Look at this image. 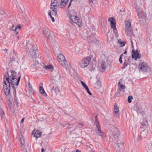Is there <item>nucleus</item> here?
Wrapping results in <instances>:
<instances>
[{"instance_id":"nucleus-1","label":"nucleus","mask_w":152,"mask_h":152,"mask_svg":"<svg viewBox=\"0 0 152 152\" xmlns=\"http://www.w3.org/2000/svg\"><path fill=\"white\" fill-rule=\"evenodd\" d=\"M11 75L9 76L8 72H7L5 77L4 78L3 90L5 94L9 97L10 103L9 106L12 108V106L11 99V96L10 94V84L12 87L14 88V86H17L20 81L21 77L20 76L18 77L16 73L14 71H11Z\"/></svg>"},{"instance_id":"nucleus-2","label":"nucleus","mask_w":152,"mask_h":152,"mask_svg":"<svg viewBox=\"0 0 152 152\" xmlns=\"http://www.w3.org/2000/svg\"><path fill=\"white\" fill-rule=\"evenodd\" d=\"M109 129L113 136H115V137L113 139L112 142L113 145L117 151L121 152L122 146L124 145V142L121 139H118V136L120 133V131L117 127L113 126L110 127Z\"/></svg>"},{"instance_id":"nucleus-3","label":"nucleus","mask_w":152,"mask_h":152,"mask_svg":"<svg viewBox=\"0 0 152 152\" xmlns=\"http://www.w3.org/2000/svg\"><path fill=\"white\" fill-rule=\"evenodd\" d=\"M69 16L70 22L72 24L75 23L79 26H82V20L78 18L74 10H72L69 12Z\"/></svg>"},{"instance_id":"nucleus-4","label":"nucleus","mask_w":152,"mask_h":152,"mask_svg":"<svg viewBox=\"0 0 152 152\" xmlns=\"http://www.w3.org/2000/svg\"><path fill=\"white\" fill-rule=\"evenodd\" d=\"M41 37L42 39H48L51 42H53L55 40V37L53 34L45 27L43 28Z\"/></svg>"},{"instance_id":"nucleus-5","label":"nucleus","mask_w":152,"mask_h":152,"mask_svg":"<svg viewBox=\"0 0 152 152\" xmlns=\"http://www.w3.org/2000/svg\"><path fill=\"white\" fill-rule=\"evenodd\" d=\"M137 13L140 23L141 24H143L145 22L147 19L146 13L139 9L137 10Z\"/></svg>"},{"instance_id":"nucleus-6","label":"nucleus","mask_w":152,"mask_h":152,"mask_svg":"<svg viewBox=\"0 0 152 152\" xmlns=\"http://www.w3.org/2000/svg\"><path fill=\"white\" fill-rule=\"evenodd\" d=\"M62 77L57 71H53L52 75L51 80L55 83H60L61 82Z\"/></svg>"},{"instance_id":"nucleus-7","label":"nucleus","mask_w":152,"mask_h":152,"mask_svg":"<svg viewBox=\"0 0 152 152\" xmlns=\"http://www.w3.org/2000/svg\"><path fill=\"white\" fill-rule=\"evenodd\" d=\"M125 33L126 35L129 36L132 34V28L131 26V21L130 20L125 22Z\"/></svg>"},{"instance_id":"nucleus-8","label":"nucleus","mask_w":152,"mask_h":152,"mask_svg":"<svg viewBox=\"0 0 152 152\" xmlns=\"http://www.w3.org/2000/svg\"><path fill=\"white\" fill-rule=\"evenodd\" d=\"M57 60L59 63L63 66L67 68V62L65 60L64 56L62 54H59L57 57Z\"/></svg>"},{"instance_id":"nucleus-9","label":"nucleus","mask_w":152,"mask_h":152,"mask_svg":"<svg viewBox=\"0 0 152 152\" xmlns=\"http://www.w3.org/2000/svg\"><path fill=\"white\" fill-rule=\"evenodd\" d=\"M96 129H95V133L104 139V137L105 136V134L101 131L100 126L98 121L96 120L94 123Z\"/></svg>"},{"instance_id":"nucleus-10","label":"nucleus","mask_w":152,"mask_h":152,"mask_svg":"<svg viewBox=\"0 0 152 152\" xmlns=\"http://www.w3.org/2000/svg\"><path fill=\"white\" fill-rule=\"evenodd\" d=\"M91 60L90 57H88L81 60L79 62V65L81 68H84L87 67L90 63Z\"/></svg>"},{"instance_id":"nucleus-11","label":"nucleus","mask_w":152,"mask_h":152,"mask_svg":"<svg viewBox=\"0 0 152 152\" xmlns=\"http://www.w3.org/2000/svg\"><path fill=\"white\" fill-rule=\"evenodd\" d=\"M108 21L110 22L111 28L113 29L116 36L118 37L117 30L115 25V19L113 17H111L108 19Z\"/></svg>"},{"instance_id":"nucleus-12","label":"nucleus","mask_w":152,"mask_h":152,"mask_svg":"<svg viewBox=\"0 0 152 152\" xmlns=\"http://www.w3.org/2000/svg\"><path fill=\"white\" fill-rule=\"evenodd\" d=\"M19 138L20 141L21 146V150L23 152H27V150L24 144L25 143V140L24 139L22 134L21 133H20L19 135Z\"/></svg>"},{"instance_id":"nucleus-13","label":"nucleus","mask_w":152,"mask_h":152,"mask_svg":"<svg viewBox=\"0 0 152 152\" xmlns=\"http://www.w3.org/2000/svg\"><path fill=\"white\" fill-rule=\"evenodd\" d=\"M140 71L145 72L148 69V66L146 63L142 62L139 64L138 65Z\"/></svg>"},{"instance_id":"nucleus-14","label":"nucleus","mask_w":152,"mask_h":152,"mask_svg":"<svg viewBox=\"0 0 152 152\" xmlns=\"http://www.w3.org/2000/svg\"><path fill=\"white\" fill-rule=\"evenodd\" d=\"M51 92L53 96H56L59 93V88L57 86H53Z\"/></svg>"},{"instance_id":"nucleus-15","label":"nucleus","mask_w":152,"mask_h":152,"mask_svg":"<svg viewBox=\"0 0 152 152\" xmlns=\"http://www.w3.org/2000/svg\"><path fill=\"white\" fill-rule=\"evenodd\" d=\"M58 6L59 7V5L58 4L57 0H52L50 9L57 8Z\"/></svg>"},{"instance_id":"nucleus-16","label":"nucleus","mask_w":152,"mask_h":152,"mask_svg":"<svg viewBox=\"0 0 152 152\" xmlns=\"http://www.w3.org/2000/svg\"><path fill=\"white\" fill-rule=\"evenodd\" d=\"M132 57L134 58L135 60L138 58H140V55L137 51V50H136L135 51L134 49L132 50Z\"/></svg>"},{"instance_id":"nucleus-17","label":"nucleus","mask_w":152,"mask_h":152,"mask_svg":"<svg viewBox=\"0 0 152 152\" xmlns=\"http://www.w3.org/2000/svg\"><path fill=\"white\" fill-rule=\"evenodd\" d=\"M88 40L91 43H97L98 42L94 35L93 34L90 35L88 38Z\"/></svg>"},{"instance_id":"nucleus-18","label":"nucleus","mask_w":152,"mask_h":152,"mask_svg":"<svg viewBox=\"0 0 152 152\" xmlns=\"http://www.w3.org/2000/svg\"><path fill=\"white\" fill-rule=\"evenodd\" d=\"M21 27L20 25H19L16 26H15L14 24H12L11 28L14 31L15 35H17L18 34V31L20 29Z\"/></svg>"},{"instance_id":"nucleus-19","label":"nucleus","mask_w":152,"mask_h":152,"mask_svg":"<svg viewBox=\"0 0 152 152\" xmlns=\"http://www.w3.org/2000/svg\"><path fill=\"white\" fill-rule=\"evenodd\" d=\"M51 10L48 13L49 16H51V14L53 17H57V8L50 9Z\"/></svg>"},{"instance_id":"nucleus-20","label":"nucleus","mask_w":152,"mask_h":152,"mask_svg":"<svg viewBox=\"0 0 152 152\" xmlns=\"http://www.w3.org/2000/svg\"><path fill=\"white\" fill-rule=\"evenodd\" d=\"M37 49H35L34 47H33L30 50L29 53L30 55L33 58H35L36 57Z\"/></svg>"},{"instance_id":"nucleus-21","label":"nucleus","mask_w":152,"mask_h":152,"mask_svg":"<svg viewBox=\"0 0 152 152\" xmlns=\"http://www.w3.org/2000/svg\"><path fill=\"white\" fill-rule=\"evenodd\" d=\"M108 65H109V63L107 60H106V61H102L101 64L102 69L103 70H105L107 68Z\"/></svg>"},{"instance_id":"nucleus-22","label":"nucleus","mask_w":152,"mask_h":152,"mask_svg":"<svg viewBox=\"0 0 152 152\" xmlns=\"http://www.w3.org/2000/svg\"><path fill=\"white\" fill-rule=\"evenodd\" d=\"M39 91L41 94L44 96H46L47 94L45 92L43 87V84L41 83L39 84Z\"/></svg>"},{"instance_id":"nucleus-23","label":"nucleus","mask_w":152,"mask_h":152,"mask_svg":"<svg viewBox=\"0 0 152 152\" xmlns=\"http://www.w3.org/2000/svg\"><path fill=\"white\" fill-rule=\"evenodd\" d=\"M32 134L34 135V137L36 138L39 137L41 136V133L38 130L36 131H35V130H33L32 132Z\"/></svg>"},{"instance_id":"nucleus-24","label":"nucleus","mask_w":152,"mask_h":152,"mask_svg":"<svg viewBox=\"0 0 152 152\" xmlns=\"http://www.w3.org/2000/svg\"><path fill=\"white\" fill-rule=\"evenodd\" d=\"M69 0H60V3L59 7L61 8L64 7L67 3Z\"/></svg>"},{"instance_id":"nucleus-25","label":"nucleus","mask_w":152,"mask_h":152,"mask_svg":"<svg viewBox=\"0 0 152 152\" xmlns=\"http://www.w3.org/2000/svg\"><path fill=\"white\" fill-rule=\"evenodd\" d=\"M114 113L116 114H118L119 113V109L116 104H115L114 105Z\"/></svg>"},{"instance_id":"nucleus-26","label":"nucleus","mask_w":152,"mask_h":152,"mask_svg":"<svg viewBox=\"0 0 152 152\" xmlns=\"http://www.w3.org/2000/svg\"><path fill=\"white\" fill-rule=\"evenodd\" d=\"M101 86V83L99 81H97L95 84V88L97 89H99L100 88Z\"/></svg>"},{"instance_id":"nucleus-27","label":"nucleus","mask_w":152,"mask_h":152,"mask_svg":"<svg viewBox=\"0 0 152 152\" xmlns=\"http://www.w3.org/2000/svg\"><path fill=\"white\" fill-rule=\"evenodd\" d=\"M118 85L119 88L120 90H122L125 88V86L124 85H123L121 84L120 82H119L118 83Z\"/></svg>"},{"instance_id":"nucleus-28","label":"nucleus","mask_w":152,"mask_h":152,"mask_svg":"<svg viewBox=\"0 0 152 152\" xmlns=\"http://www.w3.org/2000/svg\"><path fill=\"white\" fill-rule=\"evenodd\" d=\"M118 42L120 45L121 47L124 46L125 44V42H122L121 39H119L118 40Z\"/></svg>"},{"instance_id":"nucleus-29","label":"nucleus","mask_w":152,"mask_h":152,"mask_svg":"<svg viewBox=\"0 0 152 152\" xmlns=\"http://www.w3.org/2000/svg\"><path fill=\"white\" fill-rule=\"evenodd\" d=\"M53 66L51 65H48L46 66L45 65L44 66V68L46 69H49L53 68Z\"/></svg>"},{"instance_id":"nucleus-30","label":"nucleus","mask_w":152,"mask_h":152,"mask_svg":"<svg viewBox=\"0 0 152 152\" xmlns=\"http://www.w3.org/2000/svg\"><path fill=\"white\" fill-rule=\"evenodd\" d=\"M133 99V97L132 96H129L128 98V102L129 103L132 102L131 100Z\"/></svg>"},{"instance_id":"nucleus-31","label":"nucleus","mask_w":152,"mask_h":152,"mask_svg":"<svg viewBox=\"0 0 152 152\" xmlns=\"http://www.w3.org/2000/svg\"><path fill=\"white\" fill-rule=\"evenodd\" d=\"M89 1L90 3L94 4H96V0H89Z\"/></svg>"},{"instance_id":"nucleus-32","label":"nucleus","mask_w":152,"mask_h":152,"mask_svg":"<svg viewBox=\"0 0 152 152\" xmlns=\"http://www.w3.org/2000/svg\"><path fill=\"white\" fill-rule=\"evenodd\" d=\"M123 54H121L120 56V58H119V62H120L121 64L122 63V56H123Z\"/></svg>"},{"instance_id":"nucleus-33","label":"nucleus","mask_w":152,"mask_h":152,"mask_svg":"<svg viewBox=\"0 0 152 152\" xmlns=\"http://www.w3.org/2000/svg\"><path fill=\"white\" fill-rule=\"evenodd\" d=\"M80 83L83 87H85V86L86 85L85 84V83L82 81H80Z\"/></svg>"},{"instance_id":"nucleus-34","label":"nucleus","mask_w":152,"mask_h":152,"mask_svg":"<svg viewBox=\"0 0 152 152\" xmlns=\"http://www.w3.org/2000/svg\"><path fill=\"white\" fill-rule=\"evenodd\" d=\"M0 113L1 115L2 116H3V115H4V113L2 110H0Z\"/></svg>"},{"instance_id":"nucleus-35","label":"nucleus","mask_w":152,"mask_h":152,"mask_svg":"<svg viewBox=\"0 0 152 152\" xmlns=\"http://www.w3.org/2000/svg\"><path fill=\"white\" fill-rule=\"evenodd\" d=\"M50 17L51 18V20H52V21L53 22H54L55 21V20H54V19L53 18V17L52 15H51V16H50Z\"/></svg>"},{"instance_id":"nucleus-36","label":"nucleus","mask_w":152,"mask_h":152,"mask_svg":"<svg viewBox=\"0 0 152 152\" xmlns=\"http://www.w3.org/2000/svg\"><path fill=\"white\" fill-rule=\"evenodd\" d=\"M119 94L118 93H116L114 97L116 98L117 96H118H118Z\"/></svg>"},{"instance_id":"nucleus-37","label":"nucleus","mask_w":152,"mask_h":152,"mask_svg":"<svg viewBox=\"0 0 152 152\" xmlns=\"http://www.w3.org/2000/svg\"><path fill=\"white\" fill-rule=\"evenodd\" d=\"M73 0H70V2H69V3L68 6V8H69V7L71 5V2Z\"/></svg>"},{"instance_id":"nucleus-38","label":"nucleus","mask_w":152,"mask_h":152,"mask_svg":"<svg viewBox=\"0 0 152 152\" xmlns=\"http://www.w3.org/2000/svg\"><path fill=\"white\" fill-rule=\"evenodd\" d=\"M28 87H29V88H31L32 86L30 84V83H28Z\"/></svg>"},{"instance_id":"nucleus-39","label":"nucleus","mask_w":152,"mask_h":152,"mask_svg":"<svg viewBox=\"0 0 152 152\" xmlns=\"http://www.w3.org/2000/svg\"><path fill=\"white\" fill-rule=\"evenodd\" d=\"M84 87L85 89L86 90V91L88 90V89H89L88 88V87H87V86L86 85V86H85V87Z\"/></svg>"},{"instance_id":"nucleus-40","label":"nucleus","mask_w":152,"mask_h":152,"mask_svg":"<svg viewBox=\"0 0 152 152\" xmlns=\"http://www.w3.org/2000/svg\"><path fill=\"white\" fill-rule=\"evenodd\" d=\"M130 39L131 42V45H132V47L133 48H134L133 45V42L132 41V39Z\"/></svg>"},{"instance_id":"nucleus-41","label":"nucleus","mask_w":152,"mask_h":152,"mask_svg":"<svg viewBox=\"0 0 152 152\" xmlns=\"http://www.w3.org/2000/svg\"><path fill=\"white\" fill-rule=\"evenodd\" d=\"M86 91L90 95H91V93L89 91V89H88V90H87Z\"/></svg>"},{"instance_id":"nucleus-42","label":"nucleus","mask_w":152,"mask_h":152,"mask_svg":"<svg viewBox=\"0 0 152 152\" xmlns=\"http://www.w3.org/2000/svg\"><path fill=\"white\" fill-rule=\"evenodd\" d=\"M24 120V118H22V119L21 120V123H23V122Z\"/></svg>"},{"instance_id":"nucleus-43","label":"nucleus","mask_w":152,"mask_h":152,"mask_svg":"<svg viewBox=\"0 0 152 152\" xmlns=\"http://www.w3.org/2000/svg\"><path fill=\"white\" fill-rule=\"evenodd\" d=\"M88 147V148L89 149H91V147L89 146H87Z\"/></svg>"},{"instance_id":"nucleus-44","label":"nucleus","mask_w":152,"mask_h":152,"mask_svg":"<svg viewBox=\"0 0 152 152\" xmlns=\"http://www.w3.org/2000/svg\"><path fill=\"white\" fill-rule=\"evenodd\" d=\"M41 151L42 152H43L45 151L44 149L43 148H42L41 150Z\"/></svg>"},{"instance_id":"nucleus-45","label":"nucleus","mask_w":152,"mask_h":152,"mask_svg":"<svg viewBox=\"0 0 152 152\" xmlns=\"http://www.w3.org/2000/svg\"><path fill=\"white\" fill-rule=\"evenodd\" d=\"M76 152H80V151L78 150H76Z\"/></svg>"},{"instance_id":"nucleus-46","label":"nucleus","mask_w":152,"mask_h":152,"mask_svg":"<svg viewBox=\"0 0 152 152\" xmlns=\"http://www.w3.org/2000/svg\"><path fill=\"white\" fill-rule=\"evenodd\" d=\"M127 53V51L126 50L125 51V52L124 53V54H126Z\"/></svg>"},{"instance_id":"nucleus-47","label":"nucleus","mask_w":152,"mask_h":152,"mask_svg":"<svg viewBox=\"0 0 152 152\" xmlns=\"http://www.w3.org/2000/svg\"><path fill=\"white\" fill-rule=\"evenodd\" d=\"M142 125H145L144 123H142Z\"/></svg>"},{"instance_id":"nucleus-48","label":"nucleus","mask_w":152,"mask_h":152,"mask_svg":"<svg viewBox=\"0 0 152 152\" xmlns=\"http://www.w3.org/2000/svg\"><path fill=\"white\" fill-rule=\"evenodd\" d=\"M19 38V36H18V39Z\"/></svg>"},{"instance_id":"nucleus-49","label":"nucleus","mask_w":152,"mask_h":152,"mask_svg":"<svg viewBox=\"0 0 152 152\" xmlns=\"http://www.w3.org/2000/svg\"><path fill=\"white\" fill-rule=\"evenodd\" d=\"M122 12V11H121V10H120V12Z\"/></svg>"}]
</instances>
